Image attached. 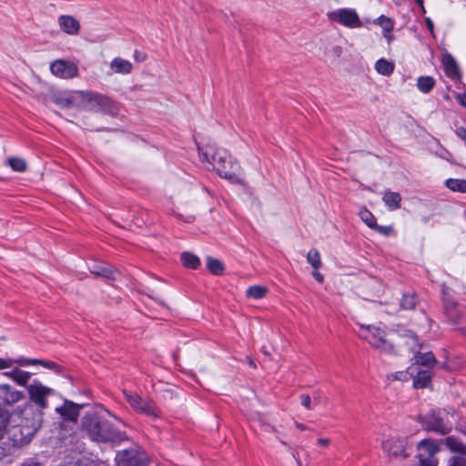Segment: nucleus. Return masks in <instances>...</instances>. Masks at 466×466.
<instances>
[{
    "instance_id": "nucleus-1",
    "label": "nucleus",
    "mask_w": 466,
    "mask_h": 466,
    "mask_svg": "<svg viewBox=\"0 0 466 466\" xmlns=\"http://www.w3.org/2000/svg\"><path fill=\"white\" fill-rule=\"evenodd\" d=\"M43 417L44 411L29 402L15 409L10 415V420L15 423L11 431L14 442L17 445L29 443L41 428Z\"/></svg>"
},
{
    "instance_id": "nucleus-2",
    "label": "nucleus",
    "mask_w": 466,
    "mask_h": 466,
    "mask_svg": "<svg viewBox=\"0 0 466 466\" xmlns=\"http://www.w3.org/2000/svg\"><path fill=\"white\" fill-rule=\"evenodd\" d=\"M81 427L87 436L96 442H120L127 435L116 430L112 424L96 412L86 413L81 420Z\"/></svg>"
},
{
    "instance_id": "nucleus-3",
    "label": "nucleus",
    "mask_w": 466,
    "mask_h": 466,
    "mask_svg": "<svg viewBox=\"0 0 466 466\" xmlns=\"http://www.w3.org/2000/svg\"><path fill=\"white\" fill-rule=\"evenodd\" d=\"M81 106L93 112H99L111 116H116L119 112V106L109 96L92 91H81Z\"/></svg>"
},
{
    "instance_id": "nucleus-4",
    "label": "nucleus",
    "mask_w": 466,
    "mask_h": 466,
    "mask_svg": "<svg viewBox=\"0 0 466 466\" xmlns=\"http://www.w3.org/2000/svg\"><path fill=\"white\" fill-rule=\"evenodd\" d=\"M360 327L359 336L367 340L371 347L384 353L391 354L394 352L392 343L385 338V332L380 328L364 324H360Z\"/></svg>"
},
{
    "instance_id": "nucleus-5",
    "label": "nucleus",
    "mask_w": 466,
    "mask_h": 466,
    "mask_svg": "<svg viewBox=\"0 0 466 466\" xmlns=\"http://www.w3.org/2000/svg\"><path fill=\"white\" fill-rule=\"evenodd\" d=\"M29 403L44 411L48 408V398L55 394V390L45 386L41 381L34 380L26 386Z\"/></svg>"
},
{
    "instance_id": "nucleus-6",
    "label": "nucleus",
    "mask_w": 466,
    "mask_h": 466,
    "mask_svg": "<svg viewBox=\"0 0 466 466\" xmlns=\"http://www.w3.org/2000/svg\"><path fill=\"white\" fill-rule=\"evenodd\" d=\"M198 151L202 161L212 164L216 170L218 165L226 164L229 159H233L227 150L218 148L213 144H208L202 147H198Z\"/></svg>"
},
{
    "instance_id": "nucleus-7",
    "label": "nucleus",
    "mask_w": 466,
    "mask_h": 466,
    "mask_svg": "<svg viewBox=\"0 0 466 466\" xmlns=\"http://www.w3.org/2000/svg\"><path fill=\"white\" fill-rule=\"evenodd\" d=\"M116 460L118 466H147L148 462L147 454L137 449L117 452Z\"/></svg>"
},
{
    "instance_id": "nucleus-8",
    "label": "nucleus",
    "mask_w": 466,
    "mask_h": 466,
    "mask_svg": "<svg viewBox=\"0 0 466 466\" xmlns=\"http://www.w3.org/2000/svg\"><path fill=\"white\" fill-rule=\"evenodd\" d=\"M218 174L232 184L244 185L243 171L239 164L234 159H229L226 164L218 165Z\"/></svg>"
},
{
    "instance_id": "nucleus-9",
    "label": "nucleus",
    "mask_w": 466,
    "mask_h": 466,
    "mask_svg": "<svg viewBox=\"0 0 466 466\" xmlns=\"http://www.w3.org/2000/svg\"><path fill=\"white\" fill-rule=\"evenodd\" d=\"M424 425L426 430L432 431L442 435L449 433L451 427L444 422L440 410H433L425 417Z\"/></svg>"
},
{
    "instance_id": "nucleus-10",
    "label": "nucleus",
    "mask_w": 466,
    "mask_h": 466,
    "mask_svg": "<svg viewBox=\"0 0 466 466\" xmlns=\"http://www.w3.org/2000/svg\"><path fill=\"white\" fill-rule=\"evenodd\" d=\"M331 18L344 26L356 28L361 25L358 14L352 9H339L330 15Z\"/></svg>"
},
{
    "instance_id": "nucleus-11",
    "label": "nucleus",
    "mask_w": 466,
    "mask_h": 466,
    "mask_svg": "<svg viewBox=\"0 0 466 466\" xmlns=\"http://www.w3.org/2000/svg\"><path fill=\"white\" fill-rule=\"evenodd\" d=\"M25 394L9 384H0V407L11 406L24 400Z\"/></svg>"
},
{
    "instance_id": "nucleus-12",
    "label": "nucleus",
    "mask_w": 466,
    "mask_h": 466,
    "mask_svg": "<svg viewBox=\"0 0 466 466\" xmlns=\"http://www.w3.org/2000/svg\"><path fill=\"white\" fill-rule=\"evenodd\" d=\"M52 74L61 78H73L78 73L76 64L66 62L64 60H56L50 66Z\"/></svg>"
},
{
    "instance_id": "nucleus-13",
    "label": "nucleus",
    "mask_w": 466,
    "mask_h": 466,
    "mask_svg": "<svg viewBox=\"0 0 466 466\" xmlns=\"http://www.w3.org/2000/svg\"><path fill=\"white\" fill-rule=\"evenodd\" d=\"M383 451L394 458H405L408 456L404 440L390 437L382 442Z\"/></svg>"
},
{
    "instance_id": "nucleus-14",
    "label": "nucleus",
    "mask_w": 466,
    "mask_h": 466,
    "mask_svg": "<svg viewBox=\"0 0 466 466\" xmlns=\"http://www.w3.org/2000/svg\"><path fill=\"white\" fill-rule=\"evenodd\" d=\"M420 464V466H435L436 461L433 459L434 454L438 451V446L431 441H421L419 445Z\"/></svg>"
},
{
    "instance_id": "nucleus-15",
    "label": "nucleus",
    "mask_w": 466,
    "mask_h": 466,
    "mask_svg": "<svg viewBox=\"0 0 466 466\" xmlns=\"http://www.w3.org/2000/svg\"><path fill=\"white\" fill-rule=\"evenodd\" d=\"M80 406L72 401H65L61 407L56 409L64 420L76 422L79 416Z\"/></svg>"
},
{
    "instance_id": "nucleus-16",
    "label": "nucleus",
    "mask_w": 466,
    "mask_h": 466,
    "mask_svg": "<svg viewBox=\"0 0 466 466\" xmlns=\"http://www.w3.org/2000/svg\"><path fill=\"white\" fill-rule=\"evenodd\" d=\"M58 25L62 31L76 35L80 31V23L72 15H63L58 17Z\"/></svg>"
},
{
    "instance_id": "nucleus-17",
    "label": "nucleus",
    "mask_w": 466,
    "mask_h": 466,
    "mask_svg": "<svg viewBox=\"0 0 466 466\" xmlns=\"http://www.w3.org/2000/svg\"><path fill=\"white\" fill-rule=\"evenodd\" d=\"M4 375L14 380L16 384L26 387L32 373L20 370L19 368H15L10 371L4 372Z\"/></svg>"
},
{
    "instance_id": "nucleus-18",
    "label": "nucleus",
    "mask_w": 466,
    "mask_h": 466,
    "mask_svg": "<svg viewBox=\"0 0 466 466\" xmlns=\"http://www.w3.org/2000/svg\"><path fill=\"white\" fill-rule=\"evenodd\" d=\"M110 69L116 74L128 75L133 70V65L128 60L115 57L110 63Z\"/></svg>"
},
{
    "instance_id": "nucleus-19",
    "label": "nucleus",
    "mask_w": 466,
    "mask_h": 466,
    "mask_svg": "<svg viewBox=\"0 0 466 466\" xmlns=\"http://www.w3.org/2000/svg\"><path fill=\"white\" fill-rule=\"evenodd\" d=\"M90 272L96 277H102L112 280H115L116 279V275L119 274L116 269L104 265H94L90 268Z\"/></svg>"
},
{
    "instance_id": "nucleus-20",
    "label": "nucleus",
    "mask_w": 466,
    "mask_h": 466,
    "mask_svg": "<svg viewBox=\"0 0 466 466\" xmlns=\"http://www.w3.org/2000/svg\"><path fill=\"white\" fill-rule=\"evenodd\" d=\"M401 196L398 192L386 190L383 193L382 200L390 210H396L400 208Z\"/></svg>"
},
{
    "instance_id": "nucleus-21",
    "label": "nucleus",
    "mask_w": 466,
    "mask_h": 466,
    "mask_svg": "<svg viewBox=\"0 0 466 466\" xmlns=\"http://www.w3.org/2000/svg\"><path fill=\"white\" fill-rule=\"evenodd\" d=\"M141 414H144L151 419H157L159 417L160 410L156 406L155 402L151 400H146L141 406L136 410Z\"/></svg>"
},
{
    "instance_id": "nucleus-22",
    "label": "nucleus",
    "mask_w": 466,
    "mask_h": 466,
    "mask_svg": "<svg viewBox=\"0 0 466 466\" xmlns=\"http://www.w3.org/2000/svg\"><path fill=\"white\" fill-rule=\"evenodd\" d=\"M431 377V370H420L413 379V386L417 389L426 388L430 384Z\"/></svg>"
},
{
    "instance_id": "nucleus-23",
    "label": "nucleus",
    "mask_w": 466,
    "mask_h": 466,
    "mask_svg": "<svg viewBox=\"0 0 466 466\" xmlns=\"http://www.w3.org/2000/svg\"><path fill=\"white\" fill-rule=\"evenodd\" d=\"M414 358L417 364L426 367L427 370H431V368H433L437 362L431 351H428L425 353L418 352Z\"/></svg>"
},
{
    "instance_id": "nucleus-24",
    "label": "nucleus",
    "mask_w": 466,
    "mask_h": 466,
    "mask_svg": "<svg viewBox=\"0 0 466 466\" xmlns=\"http://www.w3.org/2000/svg\"><path fill=\"white\" fill-rule=\"evenodd\" d=\"M395 66L393 62L380 58L375 64L376 71L382 76H390L394 71Z\"/></svg>"
},
{
    "instance_id": "nucleus-25",
    "label": "nucleus",
    "mask_w": 466,
    "mask_h": 466,
    "mask_svg": "<svg viewBox=\"0 0 466 466\" xmlns=\"http://www.w3.org/2000/svg\"><path fill=\"white\" fill-rule=\"evenodd\" d=\"M442 62L448 76L455 77L459 75L456 61L451 56H444Z\"/></svg>"
},
{
    "instance_id": "nucleus-26",
    "label": "nucleus",
    "mask_w": 466,
    "mask_h": 466,
    "mask_svg": "<svg viewBox=\"0 0 466 466\" xmlns=\"http://www.w3.org/2000/svg\"><path fill=\"white\" fill-rule=\"evenodd\" d=\"M181 261L186 268L192 269H196L200 264L198 257L190 252H183Z\"/></svg>"
},
{
    "instance_id": "nucleus-27",
    "label": "nucleus",
    "mask_w": 466,
    "mask_h": 466,
    "mask_svg": "<svg viewBox=\"0 0 466 466\" xmlns=\"http://www.w3.org/2000/svg\"><path fill=\"white\" fill-rule=\"evenodd\" d=\"M207 267L212 274L217 276L223 274L225 270L223 263L220 260L214 258L212 257L207 258Z\"/></svg>"
},
{
    "instance_id": "nucleus-28",
    "label": "nucleus",
    "mask_w": 466,
    "mask_h": 466,
    "mask_svg": "<svg viewBox=\"0 0 466 466\" xmlns=\"http://www.w3.org/2000/svg\"><path fill=\"white\" fill-rule=\"evenodd\" d=\"M445 311H446V314H447L449 319L451 322L455 323L461 317V313H460L459 309H457L456 303H454L452 301H449L446 299H445Z\"/></svg>"
},
{
    "instance_id": "nucleus-29",
    "label": "nucleus",
    "mask_w": 466,
    "mask_h": 466,
    "mask_svg": "<svg viewBox=\"0 0 466 466\" xmlns=\"http://www.w3.org/2000/svg\"><path fill=\"white\" fill-rule=\"evenodd\" d=\"M445 185L452 191L466 193V179L449 178Z\"/></svg>"
},
{
    "instance_id": "nucleus-30",
    "label": "nucleus",
    "mask_w": 466,
    "mask_h": 466,
    "mask_svg": "<svg viewBox=\"0 0 466 466\" xmlns=\"http://www.w3.org/2000/svg\"><path fill=\"white\" fill-rule=\"evenodd\" d=\"M5 164L9 166L15 172H24L26 170V162L20 157H8Z\"/></svg>"
},
{
    "instance_id": "nucleus-31",
    "label": "nucleus",
    "mask_w": 466,
    "mask_h": 466,
    "mask_svg": "<svg viewBox=\"0 0 466 466\" xmlns=\"http://www.w3.org/2000/svg\"><path fill=\"white\" fill-rule=\"evenodd\" d=\"M434 85L435 80L431 76H420L417 80V86L423 93H429Z\"/></svg>"
},
{
    "instance_id": "nucleus-32",
    "label": "nucleus",
    "mask_w": 466,
    "mask_h": 466,
    "mask_svg": "<svg viewBox=\"0 0 466 466\" xmlns=\"http://www.w3.org/2000/svg\"><path fill=\"white\" fill-rule=\"evenodd\" d=\"M125 399L128 404L137 410L147 399H143L137 393L124 391Z\"/></svg>"
},
{
    "instance_id": "nucleus-33",
    "label": "nucleus",
    "mask_w": 466,
    "mask_h": 466,
    "mask_svg": "<svg viewBox=\"0 0 466 466\" xmlns=\"http://www.w3.org/2000/svg\"><path fill=\"white\" fill-rule=\"evenodd\" d=\"M360 219L370 228H373V227H376V218L374 215L368 210L367 208H363L360 210Z\"/></svg>"
},
{
    "instance_id": "nucleus-34",
    "label": "nucleus",
    "mask_w": 466,
    "mask_h": 466,
    "mask_svg": "<svg viewBox=\"0 0 466 466\" xmlns=\"http://www.w3.org/2000/svg\"><path fill=\"white\" fill-rule=\"evenodd\" d=\"M268 289L262 286H252L247 289V296L255 299H262L266 296Z\"/></svg>"
},
{
    "instance_id": "nucleus-35",
    "label": "nucleus",
    "mask_w": 466,
    "mask_h": 466,
    "mask_svg": "<svg viewBox=\"0 0 466 466\" xmlns=\"http://www.w3.org/2000/svg\"><path fill=\"white\" fill-rule=\"evenodd\" d=\"M307 261L312 266L314 269H319L322 263L320 259V254L317 249H311L307 255Z\"/></svg>"
},
{
    "instance_id": "nucleus-36",
    "label": "nucleus",
    "mask_w": 466,
    "mask_h": 466,
    "mask_svg": "<svg viewBox=\"0 0 466 466\" xmlns=\"http://www.w3.org/2000/svg\"><path fill=\"white\" fill-rule=\"evenodd\" d=\"M411 378H412V374H410L407 370L397 371L394 373H390L387 376V380L390 381H392V380L409 381Z\"/></svg>"
},
{
    "instance_id": "nucleus-37",
    "label": "nucleus",
    "mask_w": 466,
    "mask_h": 466,
    "mask_svg": "<svg viewBox=\"0 0 466 466\" xmlns=\"http://www.w3.org/2000/svg\"><path fill=\"white\" fill-rule=\"evenodd\" d=\"M376 23L380 25L383 29V33L386 32L387 33H391L392 30H393V22L390 18L385 16V15H380Z\"/></svg>"
},
{
    "instance_id": "nucleus-38",
    "label": "nucleus",
    "mask_w": 466,
    "mask_h": 466,
    "mask_svg": "<svg viewBox=\"0 0 466 466\" xmlns=\"http://www.w3.org/2000/svg\"><path fill=\"white\" fill-rule=\"evenodd\" d=\"M416 304L415 297L413 295H404L400 306L404 309H412Z\"/></svg>"
},
{
    "instance_id": "nucleus-39",
    "label": "nucleus",
    "mask_w": 466,
    "mask_h": 466,
    "mask_svg": "<svg viewBox=\"0 0 466 466\" xmlns=\"http://www.w3.org/2000/svg\"><path fill=\"white\" fill-rule=\"evenodd\" d=\"M7 421H8L7 413L0 410V440L2 439L3 434L5 431Z\"/></svg>"
},
{
    "instance_id": "nucleus-40",
    "label": "nucleus",
    "mask_w": 466,
    "mask_h": 466,
    "mask_svg": "<svg viewBox=\"0 0 466 466\" xmlns=\"http://www.w3.org/2000/svg\"><path fill=\"white\" fill-rule=\"evenodd\" d=\"M374 230L380 233L383 236H389L393 232V228L391 226H379L376 223V227H373Z\"/></svg>"
},
{
    "instance_id": "nucleus-41",
    "label": "nucleus",
    "mask_w": 466,
    "mask_h": 466,
    "mask_svg": "<svg viewBox=\"0 0 466 466\" xmlns=\"http://www.w3.org/2000/svg\"><path fill=\"white\" fill-rule=\"evenodd\" d=\"M15 363L21 365V366L35 365L36 359H26V358L21 357L16 360H14V364Z\"/></svg>"
},
{
    "instance_id": "nucleus-42",
    "label": "nucleus",
    "mask_w": 466,
    "mask_h": 466,
    "mask_svg": "<svg viewBox=\"0 0 466 466\" xmlns=\"http://www.w3.org/2000/svg\"><path fill=\"white\" fill-rule=\"evenodd\" d=\"M406 333L403 334L402 336L403 337H406L409 340H411V343H410L409 341L407 342V344L413 350V346L417 344L418 342V338L417 336L411 332V331H405Z\"/></svg>"
},
{
    "instance_id": "nucleus-43",
    "label": "nucleus",
    "mask_w": 466,
    "mask_h": 466,
    "mask_svg": "<svg viewBox=\"0 0 466 466\" xmlns=\"http://www.w3.org/2000/svg\"><path fill=\"white\" fill-rule=\"evenodd\" d=\"M36 364H39V365H41L46 369H49V370H56L57 369V364L53 361H47V360L36 359Z\"/></svg>"
},
{
    "instance_id": "nucleus-44",
    "label": "nucleus",
    "mask_w": 466,
    "mask_h": 466,
    "mask_svg": "<svg viewBox=\"0 0 466 466\" xmlns=\"http://www.w3.org/2000/svg\"><path fill=\"white\" fill-rule=\"evenodd\" d=\"M301 405L308 410L311 409V399L308 394H302L300 396Z\"/></svg>"
},
{
    "instance_id": "nucleus-45",
    "label": "nucleus",
    "mask_w": 466,
    "mask_h": 466,
    "mask_svg": "<svg viewBox=\"0 0 466 466\" xmlns=\"http://www.w3.org/2000/svg\"><path fill=\"white\" fill-rule=\"evenodd\" d=\"M13 364H14L13 359L0 358V370L9 369L13 366Z\"/></svg>"
},
{
    "instance_id": "nucleus-46",
    "label": "nucleus",
    "mask_w": 466,
    "mask_h": 466,
    "mask_svg": "<svg viewBox=\"0 0 466 466\" xmlns=\"http://www.w3.org/2000/svg\"><path fill=\"white\" fill-rule=\"evenodd\" d=\"M134 59L137 62H144L147 59V55H146V53H144L142 51L136 50L134 52Z\"/></svg>"
},
{
    "instance_id": "nucleus-47",
    "label": "nucleus",
    "mask_w": 466,
    "mask_h": 466,
    "mask_svg": "<svg viewBox=\"0 0 466 466\" xmlns=\"http://www.w3.org/2000/svg\"><path fill=\"white\" fill-rule=\"evenodd\" d=\"M318 443L323 447H327L330 443V440L328 438H320L318 440Z\"/></svg>"
},
{
    "instance_id": "nucleus-48",
    "label": "nucleus",
    "mask_w": 466,
    "mask_h": 466,
    "mask_svg": "<svg viewBox=\"0 0 466 466\" xmlns=\"http://www.w3.org/2000/svg\"><path fill=\"white\" fill-rule=\"evenodd\" d=\"M313 277H314V278H315V279H316L317 281H319V282H322V281H323V279H324L323 276H322L319 272H318L316 269H315V271L313 272Z\"/></svg>"
},
{
    "instance_id": "nucleus-49",
    "label": "nucleus",
    "mask_w": 466,
    "mask_h": 466,
    "mask_svg": "<svg viewBox=\"0 0 466 466\" xmlns=\"http://www.w3.org/2000/svg\"><path fill=\"white\" fill-rule=\"evenodd\" d=\"M295 425H296V427H297L299 430H300V431H306V430H308V427H307L306 425H304V424H302V423H299V422H298V421H295Z\"/></svg>"
},
{
    "instance_id": "nucleus-50",
    "label": "nucleus",
    "mask_w": 466,
    "mask_h": 466,
    "mask_svg": "<svg viewBox=\"0 0 466 466\" xmlns=\"http://www.w3.org/2000/svg\"><path fill=\"white\" fill-rule=\"evenodd\" d=\"M426 25H427V27L429 28V30H431V31L433 30V23L430 18H426Z\"/></svg>"
},
{
    "instance_id": "nucleus-51",
    "label": "nucleus",
    "mask_w": 466,
    "mask_h": 466,
    "mask_svg": "<svg viewBox=\"0 0 466 466\" xmlns=\"http://www.w3.org/2000/svg\"><path fill=\"white\" fill-rule=\"evenodd\" d=\"M383 35H384L385 38L388 39L389 42H390L393 39V35H391V33H387L386 34V32H384Z\"/></svg>"
},
{
    "instance_id": "nucleus-52",
    "label": "nucleus",
    "mask_w": 466,
    "mask_h": 466,
    "mask_svg": "<svg viewBox=\"0 0 466 466\" xmlns=\"http://www.w3.org/2000/svg\"><path fill=\"white\" fill-rule=\"evenodd\" d=\"M461 105L466 106V92L460 98Z\"/></svg>"
},
{
    "instance_id": "nucleus-53",
    "label": "nucleus",
    "mask_w": 466,
    "mask_h": 466,
    "mask_svg": "<svg viewBox=\"0 0 466 466\" xmlns=\"http://www.w3.org/2000/svg\"><path fill=\"white\" fill-rule=\"evenodd\" d=\"M415 2L417 3V5L420 7L422 6L423 5V0H415Z\"/></svg>"
},
{
    "instance_id": "nucleus-54",
    "label": "nucleus",
    "mask_w": 466,
    "mask_h": 466,
    "mask_svg": "<svg viewBox=\"0 0 466 466\" xmlns=\"http://www.w3.org/2000/svg\"><path fill=\"white\" fill-rule=\"evenodd\" d=\"M452 441H453V440H452L451 438H448V439H447V443H448V444H450V445H451Z\"/></svg>"
},
{
    "instance_id": "nucleus-55",
    "label": "nucleus",
    "mask_w": 466,
    "mask_h": 466,
    "mask_svg": "<svg viewBox=\"0 0 466 466\" xmlns=\"http://www.w3.org/2000/svg\"><path fill=\"white\" fill-rule=\"evenodd\" d=\"M420 9H421V12H422V13H425V12H426L423 5H422V6H420Z\"/></svg>"
},
{
    "instance_id": "nucleus-56",
    "label": "nucleus",
    "mask_w": 466,
    "mask_h": 466,
    "mask_svg": "<svg viewBox=\"0 0 466 466\" xmlns=\"http://www.w3.org/2000/svg\"><path fill=\"white\" fill-rule=\"evenodd\" d=\"M104 130H107L106 128H97L96 131H104Z\"/></svg>"
},
{
    "instance_id": "nucleus-57",
    "label": "nucleus",
    "mask_w": 466,
    "mask_h": 466,
    "mask_svg": "<svg viewBox=\"0 0 466 466\" xmlns=\"http://www.w3.org/2000/svg\"><path fill=\"white\" fill-rule=\"evenodd\" d=\"M248 363L249 365L254 366V362L251 360L248 361Z\"/></svg>"
},
{
    "instance_id": "nucleus-58",
    "label": "nucleus",
    "mask_w": 466,
    "mask_h": 466,
    "mask_svg": "<svg viewBox=\"0 0 466 466\" xmlns=\"http://www.w3.org/2000/svg\"><path fill=\"white\" fill-rule=\"evenodd\" d=\"M461 331L466 334V329H461Z\"/></svg>"
}]
</instances>
